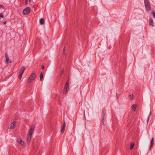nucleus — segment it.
<instances>
[{"instance_id": "21", "label": "nucleus", "mask_w": 155, "mask_h": 155, "mask_svg": "<svg viewBox=\"0 0 155 155\" xmlns=\"http://www.w3.org/2000/svg\"><path fill=\"white\" fill-rule=\"evenodd\" d=\"M133 97H134V96H133V94H131L129 96V97H130V100H131L133 98Z\"/></svg>"}, {"instance_id": "22", "label": "nucleus", "mask_w": 155, "mask_h": 155, "mask_svg": "<svg viewBox=\"0 0 155 155\" xmlns=\"http://www.w3.org/2000/svg\"><path fill=\"white\" fill-rule=\"evenodd\" d=\"M4 17V15L2 13H1L0 14V18H3Z\"/></svg>"}, {"instance_id": "19", "label": "nucleus", "mask_w": 155, "mask_h": 155, "mask_svg": "<svg viewBox=\"0 0 155 155\" xmlns=\"http://www.w3.org/2000/svg\"><path fill=\"white\" fill-rule=\"evenodd\" d=\"M40 78L41 81H42L43 78V74L42 72L41 73L40 75Z\"/></svg>"}, {"instance_id": "2", "label": "nucleus", "mask_w": 155, "mask_h": 155, "mask_svg": "<svg viewBox=\"0 0 155 155\" xmlns=\"http://www.w3.org/2000/svg\"><path fill=\"white\" fill-rule=\"evenodd\" d=\"M69 89V84L68 81L66 83L64 87L63 94L66 95L67 94Z\"/></svg>"}, {"instance_id": "27", "label": "nucleus", "mask_w": 155, "mask_h": 155, "mask_svg": "<svg viewBox=\"0 0 155 155\" xmlns=\"http://www.w3.org/2000/svg\"><path fill=\"white\" fill-rule=\"evenodd\" d=\"M41 68L42 69H44L45 68V67L44 65H42L41 66Z\"/></svg>"}, {"instance_id": "10", "label": "nucleus", "mask_w": 155, "mask_h": 155, "mask_svg": "<svg viewBox=\"0 0 155 155\" xmlns=\"http://www.w3.org/2000/svg\"><path fill=\"white\" fill-rule=\"evenodd\" d=\"M149 25L150 26H152V27L154 26L153 21L152 18H150V19Z\"/></svg>"}, {"instance_id": "20", "label": "nucleus", "mask_w": 155, "mask_h": 155, "mask_svg": "<svg viewBox=\"0 0 155 155\" xmlns=\"http://www.w3.org/2000/svg\"><path fill=\"white\" fill-rule=\"evenodd\" d=\"M134 143H131L130 144V149L132 150L134 147Z\"/></svg>"}, {"instance_id": "16", "label": "nucleus", "mask_w": 155, "mask_h": 155, "mask_svg": "<svg viewBox=\"0 0 155 155\" xmlns=\"http://www.w3.org/2000/svg\"><path fill=\"white\" fill-rule=\"evenodd\" d=\"M136 107H137V105L136 104H134L133 105L131 106V108L134 111H135Z\"/></svg>"}, {"instance_id": "12", "label": "nucleus", "mask_w": 155, "mask_h": 155, "mask_svg": "<svg viewBox=\"0 0 155 155\" xmlns=\"http://www.w3.org/2000/svg\"><path fill=\"white\" fill-rule=\"evenodd\" d=\"M103 119H102V120L103 122V124H104V118L106 117V111L104 110L103 111Z\"/></svg>"}, {"instance_id": "13", "label": "nucleus", "mask_w": 155, "mask_h": 155, "mask_svg": "<svg viewBox=\"0 0 155 155\" xmlns=\"http://www.w3.org/2000/svg\"><path fill=\"white\" fill-rule=\"evenodd\" d=\"M15 122L14 121L12 122L10 125L9 127L10 129H12L14 128V126L15 125Z\"/></svg>"}, {"instance_id": "6", "label": "nucleus", "mask_w": 155, "mask_h": 155, "mask_svg": "<svg viewBox=\"0 0 155 155\" xmlns=\"http://www.w3.org/2000/svg\"><path fill=\"white\" fill-rule=\"evenodd\" d=\"M17 141L19 144L23 146H25L26 145L24 141H22L21 139L18 138L17 140Z\"/></svg>"}, {"instance_id": "15", "label": "nucleus", "mask_w": 155, "mask_h": 155, "mask_svg": "<svg viewBox=\"0 0 155 155\" xmlns=\"http://www.w3.org/2000/svg\"><path fill=\"white\" fill-rule=\"evenodd\" d=\"M40 23V24L42 25L44 24V20L43 18H41L40 19L39 21Z\"/></svg>"}, {"instance_id": "28", "label": "nucleus", "mask_w": 155, "mask_h": 155, "mask_svg": "<svg viewBox=\"0 0 155 155\" xmlns=\"http://www.w3.org/2000/svg\"><path fill=\"white\" fill-rule=\"evenodd\" d=\"M6 21H5V22H4V24H6Z\"/></svg>"}, {"instance_id": "1", "label": "nucleus", "mask_w": 155, "mask_h": 155, "mask_svg": "<svg viewBox=\"0 0 155 155\" xmlns=\"http://www.w3.org/2000/svg\"><path fill=\"white\" fill-rule=\"evenodd\" d=\"M36 77L35 73L33 72L31 75L28 79V80L27 82L28 83H30L32 82Z\"/></svg>"}, {"instance_id": "3", "label": "nucleus", "mask_w": 155, "mask_h": 155, "mask_svg": "<svg viewBox=\"0 0 155 155\" xmlns=\"http://www.w3.org/2000/svg\"><path fill=\"white\" fill-rule=\"evenodd\" d=\"M31 12V10L29 7H27L25 8L23 11V14L25 15H28Z\"/></svg>"}, {"instance_id": "25", "label": "nucleus", "mask_w": 155, "mask_h": 155, "mask_svg": "<svg viewBox=\"0 0 155 155\" xmlns=\"http://www.w3.org/2000/svg\"><path fill=\"white\" fill-rule=\"evenodd\" d=\"M28 0H25V5H27V4H28Z\"/></svg>"}, {"instance_id": "14", "label": "nucleus", "mask_w": 155, "mask_h": 155, "mask_svg": "<svg viewBox=\"0 0 155 155\" xmlns=\"http://www.w3.org/2000/svg\"><path fill=\"white\" fill-rule=\"evenodd\" d=\"M154 138H152L150 142V148L151 149L153 146V144L154 143Z\"/></svg>"}, {"instance_id": "17", "label": "nucleus", "mask_w": 155, "mask_h": 155, "mask_svg": "<svg viewBox=\"0 0 155 155\" xmlns=\"http://www.w3.org/2000/svg\"><path fill=\"white\" fill-rule=\"evenodd\" d=\"M145 5H150V2L149 0H144Z\"/></svg>"}, {"instance_id": "30", "label": "nucleus", "mask_w": 155, "mask_h": 155, "mask_svg": "<svg viewBox=\"0 0 155 155\" xmlns=\"http://www.w3.org/2000/svg\"><path fill=\"white\" fill-rule=\"evenodd\" d=\"M31 0H29V2H31Z\"/></svg>"}, {"instance_id": "23", "label": "nucleus", "mask_w": 155, "mask_h": 155, "mask_svg": "<svg viewBox=\"0 0 155 155\" xmlns=\"http://www.w3.org/2000/svg\"><path fill=\"white\" fill-rule=\"evenodd\" d=\"M152 14L153 16V18H155V11L152 12Z\"/></svg>"}, {"instance_id": "11", "label": "nucleus", "mask_w": 155, "mask_h": 155, "mask_svg": "<svg viewBox=\"0 0 155 155\" xmlns=\"http://www.w3.org/2000/svg\"><path fill=\"white\" fill-rule=\"evenodd\" d=\"M32 135H30L28 134V138L27 140V143H29L31 141V139Z\"/></svg>"}, {"instance_id": "9", "label": "nucleus", "mask_w": 155, "mask_h": 155, "mask_svg": "<svg viewBox=\"0 0 155 155\" xmlns=\"http://www.w3.org/2000/svg\"><path fill=\"white\" fill-rule=\"evenodd\" d=\"M145 7L146 8V10L147 11H149L151 10V7L150 5H145Z\"/></svg>"}, {"instance_id": "5", "label": "nucleus", "mask_w": 155, "mask_h": 155, "mask_svg": "<svg viewBox=\"0 0 155 155\" xmlns=\"http://www.w3.org/2000/svg\"><path fill=\"white\" fill-rule=\"evenodd\" d=\"M26 69V68L24 66L22 67L21 68L20 71V75H19V78L21 79L22 76L23 75V73L24 72L25 69Z\"/></svg>"}, {"instance_id": "7", "label": "nucleus", "mask_w": 155, "mask_h": 155, "mask_svg": "<svg viewBox=\"0 0 155 155\" xmlns=\"http://www.w3.org/2000/svg\"><path fill=\"white\" fill-rule=\"evenodd\" d=\"M66 126V124L65 121L64 122V123L62 125V127L61 130V133H63L65 130V127Z\"/></svg>"}, {"instance_id": "4", "label": "nucleus", "mask_w": 155, "mask_h": 155, "mask_svg": "<svg viewBox=\"0 0 155 155\" xmlns=\"http://www.w3.org/2000/svg\"><path fill=\"white\" fill-rule=\"evenodd\" d=\"M35 126L34 124H33L31 126L28 133V135H32L33 133L34 132L35 129Z\"/></svg>"}, {"instance_id": "26", "label": "nucleus", "mask_w": 155, "mask_h": 155, "mask_svg": "<svg viewBox=\"0 0 155 155\" xmlns=\"http://www.w3.org/2000/svg\"><path fill=\"white\" fill-rule=\"evenodd\" d=\"M65 47H64V51H63V54H65V53H64V51H65Z\"/></svg>"}, {"instance_id": "24", "label": "nucleus", "mask_w": 155, "mask_h": 155, "mask_svg": "<svg viewBox=\"0 0 155 155\" xmlns=\"http://www.w3.org/2000/svg\"><path fill=\"white\" fill-rule=\"evenodd\" d=\"M0 8H2V9H4V6L3 5H0Z\"/></svg>"}, {"instance_id": "29", "label": "nucleus", "mask_w": 155, "mask_h": 155, "mask_svg": "<svg viewBox=\"0 0 155 155\" xmlns=\"http://www.w3.org/2000/svg\"><path fill=\"white\" fill-rule=\"evenodd\" d=\"M63 73V71H62L61 72V74H62Z\"/></svg>"}, {"instance_id": "18", "label": "nucleus", "mask_w": 155, "mask_h": 155, "mask_svg": "<svg viewBox=\"0 0 155 155\" xmlns=\"http://www.w3.org/2000/svg\"><path fill=\"white\" fill-rule=\"evenodd\" d=\"M151 112H150L149 114V115L148 116V117H147V123H148V122L149 121V119H150V116L151 115Z\"/></svg>"}, {"instance_id": "8", "label": "nucleus", "mask_w": 155, "mask_h": 155, "mask_svg": "<svg viewBox=\"0 0 155 155\" xmlns=\"http://www.w3.org/2000/svg\"><path fill=\"white\" fill-rule=\"evenodd\" d=\"M5 57L6 58V62L7 64H8L9 62V57L7 53H5Z\"/></svg>"}]
</instances>
